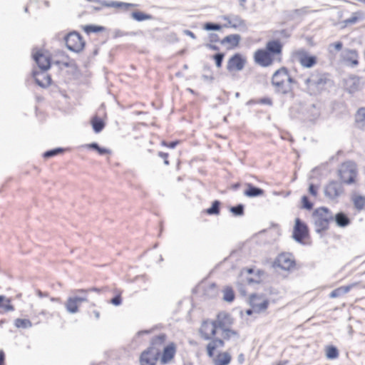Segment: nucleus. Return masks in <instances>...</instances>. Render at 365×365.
<instances>
[{
	"label": "nucleus",
	"instance_id": "f257e3e1",
	"mask_svg": "<svg viewBox=\"0 0 365 365\" xmlns=\"http://www.w3.org/2000/svg\"><path fill=\"white\" fill-rule=\"evenodd\" d=\"M294 83H296V81L291 76L289 70L286 67L280 68L272 75V85L277 93L282 95L292 94V84Z\"/></svg>",
	"mask_w": 365,
	"mask_h": 365
},
{
	"label": "nucleus",
	"instance_id": "f03ea898",
	"mask_svg": "<svg viewBox=\"0 0 365 365\" xmlns=\"http://www.w3.org/2000/svg\"><path fill=\"white\" fill-rule=\"evenodd\" d=\"M330 83L329 74L319 71H314L308 77L304 78L305 89L312 96L321 93Z\"/></svg>",
	"mask_w": 365,
	"mask_h": 365
},
{
	"label": "nucleus",
	"instance_id": "7ed1b4c3",
	"mask_svg": "<svg viewBox=\"0 0 365 365\" xmlns=\"http://www.w3.org/2000/svg\"><path fill=\"white\" fill-rule=\"evenodd\" d=\"M315 231L322 233L329 228V222L334 220L331 210L326 207H321L314 210L312 213Z\"/></svg>",
	"mask_w": 365,
	"mask_h": 365
},
{
	"label": "nucleus",
	"instance_id": "20e7f679",
	"mask_svg": "<svg viewBox=\"0 0 365 365\" xmlns=\"http://www.w3.org/2000/svg\"><path fill=\"white\" fill-rule=\"evenodd\" d=\"M338 173L342 182L348 185L353 184L357 175L356 165L350 160L344 162L340 165Z\"/></svg>",
	"mask_w": 365,
	"mask_h": 365
},
{
	"label": "nucleus",
	"instance_id": "39448f33",
	"mask_svg": "<svg viewBox=\"0 0 365 365\" xmlns=\"http://www.w3.org/2000/svg\"><path fill=\"white\" fill-rule=\"evenodd\" d=\"M324 194L329 200L338 202L339 198L344 194L343 182L337 180H330L324 187Z\"/></svg>",
	"mask_w": 365,
	"mask_h": 365
},
{
	"label": "nucleus",
	"instance_id": "423d86ee",
	"mask_svg": "<svg viewBox=\"0 0 365 365\" xmlns=\"http://www.w3.org/2000/svg\"><path fill=\"white\" fill-rule=\"evenodd\" d=\"M64 40L68 49L76 53L81 51L85 46V41L80 34L76 31L66 34Z\"/></svg>",
	"mask_w": 365,
	"mask_h": 365
},
{
	"label": "nucleus",
	"instance_id": "0eeeda50",
	"mask_svg": "<svg viewBox=\"0 0 365 365\" xmlns=\"http://www.w3.org/2000/svg\"><path fill=\"white\" fill-rule=\"evenodd\" d=\"M294 56L303 68H310L317 63V57L310 55L304 48H300L296 51Z\"/></svg>",
	"mask_w": 365,
	"mask_h": 365
},
{
	"label": "nucleus",
	"instance_id": "6e6552de",
	"mask_svg": "<svg viewBox=\"0 0 365 365\" xmlns=\"http://www.w3.org/2000/svg\"><path fill=\"white\" fill-rule=\"evenodd\" d=\"M364 81L359 76L351 75L344 80V86L346 92L354 94L364 88Z\"/></svg>",
	"mask_w": 365,
	"mask_h": 365
},
{
	"label": "nucleus",
	"instance_id": "1a4fd4ad",
	"mask_svg": "<svg viewBox=\"0 0 365 365\" xmlns=\"http://www.w3.org/2000/svg\"><path fill=\"white\" fill-rule=\"evenodd\" d=\"M160 355V349H156L153 346H149L140 354V365H155Z\"/></svg>",
	"mask_w": 365,
	"mask_h": 365
},
{
	"label": "nucleus",
	"instance_id": "9d476101",
	"mask_svg": "<svg viewBox=\"0 0 365 365\" xmlns=\"http://www.w3.org/2000/svg\"><path fill=\"white\" fill-rule=\"evenodd\" d=\"M308 235L309 229L307 225L301 219L296 218L292 233L294 240L299 243H303L304 240Z\"/></svg>",
	"mask_w": 365,
	"mask_h": 365
},
{
	"label": "nucleus",
	"instance_id": "9b49d317",
	"mask_svg": "<svg viewBox=\"0 0 365 365\" xmlns=\"http://www.w3.org/2000/svg\"><path fill=\"white\" fill-rule=\"evenodd\" d=\"M295 266V261L291 253H282L274 262V267L283 270H289Z\"/></svg>",
	"mask_w": 365,
	"mask_h": 365
},
{
	"label": "nucleus",
	"instance_id": "f8f14e48",
	"mask_svg": "<svg viewBox=\"0 0 365 365\" xmlns=\"http://www.w3.org/2000/svg\"><path fill=\"white\" fill-rule=\"evenodd\" d=\"M250 304L254 309L255 312L261 313L267 309L269 304V301L268 299H262L261 296L253 294L250 297Z\"/></svg>",
	"mask_w": 365,
	"mask_h": 365
},
{
	"label": "nucleus",
	"instance_id": "ddd939ff",
	"mask_svg": "<svg viewBox=\"0 0 365 365\" xmlns=\"http://www.w3.org/2000/svg\"><path fill=\"white\" fill-rule=\"evenodd\" d=\"M254 59L257 64L267 67L272 65L274 58L265 50L258 49L255 52Z\"/></svg>",
	"mask_w": 365,
	"mask_h": 365
},
{
	"label": "nucleus",
	"instance_id": "4468645a",
	"mask_svg": "<svg viewBox=\"0 0 365 365\" xmlns=\"http://www.w3.org/2000/svg\"><path fill=\"white\" fill-rule=\"evenodd\" d=\"M89 2H96L100 4L101 6L108 8H117L124 11L128 10L130 8L135 7L136 4L131 3H125L117 1H107V0H86Z\"/></svg>",
	"mask_w": 365,
	"mask_h": 365
},
{
	"label": "nucleus",
	"instance_id": "2eb2a0df",
	"mask_svg": "<svg viewBox=\"0 0 365 365\" xmlns=\"http://www.w3.org/2000/svg\"><path fill=\"white\" fill-rule=\"evenodd\" d=\"M217 327L214 321L206 320L202 324L200 328V334L202 337L205 340H210L217 333Z\"/></svg>",
	"mask_w": 365,
	"mask_h": 365
},
{
	"label": "nucleus",
	"instance_id": "dca6fc26",
	"mask_svg": "<svg viewBox=\"0 0 365 365\" xmlns=\"http://www.w3.org/2000/svg\"><path fill=\"white\" fill-rule=\"evenodd\" d=\"M245 64V59L242 58L241 54H234L228 61L227 65V69L229 71L233 70L241 71L243 69Z\"/></svg>",
	"mask_w": 365,
	"mask_h": 365
},
{
	"label": "nucleus",
	"instance_id": "f3484780",
	"mask_svg": "<svg viewBox=\"0 0 365 365\" xmlns=\"http://www.w3.org/2000/svg\"><path fill=\"white\" fill-rule=\"evenodd\" d=\"M33 58L41 71H46L50 68L51 58L49 56H45L38 51L33 53Z\"/></svg>",
	"mask_w": 365,
	"mask_h": 365
},
{
	"label": "nucleus",
	"instance_id": "a211bd4d",
	"mask_svg": "<svg viewBox=\"0 0 365 365\" xmlns=\"http://www.w3.org/2000/svg\"><path fill=\"white\" fill-rule=\"evenodd\" d=\"M217 328L221 330L230 328L233 321L231 316L225 312H220L217 315V319L213 320Z\"/></svg>",
	"mask_w": 365,
	"mask_h": 365
},
{
	"label": "nucleus",
	"instance_id": "6ab92c4d",
	"mask_svg": "<svg viewBox=\"0 0 365 365\" xmlns=\"http://www.w3.org/2000/svg\"><path fill=\"white\" fill-rule=\"evenodd\" d=\"M341 56L345 62L349 63L352 66H356L359 64V55L358 52L355 49L344 48L341 51Z\"/></svg>",
	"mask_w": 365,
	"mask_h": 365
},
{
	"label": "nucleus",
	"instance_id": "aec40b11",
	"mask_svg": "<svg viewBox=\"0 0 365 365\" xmlns=\"http://www.w3.org/2000/svg\"><path fill=\"white\" fill-rule=\"evenodd\" d=\"M176 352V347L174 343H170L165 346L160 358L161 364H168L175 356Z\"/></svg>",
	"mask_w": 365,
	"mask_h": 365
},
{
	"label": "nucleus",
	"instance_id": "412c9836",
	"mask_svg": "<svg viewBox=\"0 0 365 365\" xmlns=\"http://www.w3.org/2000/svg\"><path fill=\"white\" fill-rule=\"evenodd\" d=\"M32 75L36 83L42 88H46L51 84V78L45 71H41L38 72L34 71Z\"/></svg>",
	"mask_w": 365,
	"mask_h": 365
},
{
	"label": "nucleus",
	"instance_id": "4be33fe9",
	"mask_svg": "<svg viewBox=\"0 0 365 365\" xmlns=\"http://www.w3.org/2000/svg\"><path fill=\"white\" fill-rule=\"evenodd\" d=\"M229 21V25L224 24L223 27L232 28L235 29H240L241 31H245L247 29L246 21L242 19L239 15L232 14V19Z\"/></svg>",
	"mask_w": 365,
	"mask_h": 365
},
{
	"label": "nucleus",
	"instance_id": "5701e85b",
	"mask_svg": "<svg viewBox=\"0 0 365 365\" xmlns=\"http://www.w3.org/2000/svg\"><path fill=\"white\" fill-rule=\"evenodd\" d=\"M283 45L279 40H272L267 43L265 50L274 58L282 52Z\"/></svg>",
	"mask_w": 365,
	"mask_h": 365
},
{
	"label": "nucleus",
	"instance_id": "b1692460",
	"mask_svg": "<svg viewBox=\"0 0 365 365\" xmlns=\"http://www.w3.org/2000/svg\"><path fill=\"white\" fill-rule=\"evenodd\" d=\"M243 193L248 197H257L264 195V190L252 183H247L246 189L244 190Z\"/></svg>",
	"mask_w": 365,
	"mask_h": 365
},
{
	"label": "nucleus",
	"instance_id": "393cba45",
	"mask_svg": "<svg viewBox=\"0 0 365 365\" xmlns=\"http://www.w3.org/2000/svg\"><path fill=\"white\" fill-rule=\"evenodd\" d=\"M241 40V36L239 34H230L225 36L220 41L222 45L229 44L228 48H232L238 46Z\"/></svg>",
	"mask_w": 365,
	"mask_h": 365
},
{
	"label": "nucleus",
	"instance_id": "a878e982",
	"mask_svg": "<svg viewBox=\"0 0 365 365\" xmlns=\"http://www.w3.org/2000/svg\"><path fill=\"white\" fill-rule=\"evenodd\" d=\"M101 289L98 287H91L89 289H79L74 291L75 293L84 294H86L91 292H95L98 294L101 292ZM73 298L78 303H81L83 302H87V297L86 295L84 296H76L73 297Z\"/></svg>",
	"mask_w": 365,
	"mask_h": 365
},
{
	"label": "nucleus",
	"instance_id": "bb28decb",
	"mask_svg": "<svg viewBox=\"0 0 365 365\" xmlns=\"http://www.w3.org/2000/svg\"><path fill=\"white\" fill-rule=\"evenodd\" d=\"M334 220L336 225L339 227H346L350 225L351 220L349 217L343 212H339L334 216Z\"/></svg>",
	"mask_w": 365,
	"mask_h": 365
},
{
	"label": "nucleus",
	"instance_id": "cd10ccee",
	"mask_svg": "<svg viewBox=\"0 0 365 365\" xmlns=\"http://www.w3.org/2000/svg\"><path fill=\"white\" fill-rule=\"evenodd\" d=\"M167 339L165 334H160L154 336L150 341V346H153L156 349H160V347L165 344Z\"/></svg>",
	"mask_w": 365,
	"mask_h": 365
},
{
	"label": "nucleus",
	"instance_id": "c85d7f7f",
	"mask_svg": "<svg viewBox=\"0 0 365 365\" xmlns=\"http://www.w3.org/2000/svg\"><path fill=\"white\" fill-rule=\"evenodd\" d=\"M91 123L93 131L96 133L101 132L106 125L104 121L96 115L92 118Z\"/></svg>",
	"mask_w": 365,
	"mask_h": 365
},
{
	"label": "nucleus",
	"instance_id": "c756f323",
	"mask_svg": "<svg viewBox=\"0 0 365 365\" xmlns=\"http://www.w3.org/2000/svg\"><path fill=\"white\" fill-rule=\"evenodd\" d=\"M221 202L220 200H214L211 206L205 210V213L209 215H218L220 212Z\"/></svg>",
	"mask_w": 365,
	"mask_h": 365
},
{
	"label": "nucleus",
	"instance_id": "7c9ffc66",
	"mask_svg": "<svg viewBox=\"0 0 365 365\" xmlns=\"http://www.w3.org/2000/svg\"><path fill=\"white\" fill-rule=\"evenodd\" d=\"M131 17L137 21H143L146 20H150L153 19V16L143 13L140 11H135L131 13Z\"/></svg>",
	"mask_w": 365,
	"mask_h": 365
},
{
	"label": "nucleus",
	"instance_id": "2f4dec72",
	"mask_svg": "<svg viewBox=\"0 0 365 365\" xmlns=\"http://www.w3.org/2000/svg\"><path fill=\"white\" fill-rule=\"evenodd\" d=\"M66 308L69 313H76L78 311V303L73 297H69L66 303Z\"/></svg>",
	"mask_w": 365,
	"mask_h": 365
},
{
	"label": "nucleus",
	"instance_id": "473e14b6",
	"mask_svg": "<svg viewBox=\"0 0 365 365\" xmlns=\"http://www.w3.org/2000/svg\"><path fill=\"white\" fill-rule=\"evenodd\" d=\"M0 308L4 309L6 312L14 310V307L11 304V299L4 295H0Z\"/></svg>",
	"mask_w": 365,
	"mask_h": 365
},
{
	"label": "nucleus",
	"instance_id": "72a5a7b5",
	"mask_svg": "<svg viewBox=\"0 0 365 365\" xmlns=\"http://www.w3.org/2000/svg\"><path fill=\"white\" fill-rule=\"evenodd\" d=\"M230 361L231 356L227 352H224L219 355V358L215 361V365H228Z\"/></svg>",
	"mask_w": 365,
	"mask_h": 365
},
{
	"label": "nucleus",
	"instance_id": "f704fd0d",
	"mask_svg": "<svg viewBox=\"0 0 365 365\" xmlns=\"http://www.w3.org/2000/svg\"><path fill=\"white\" fill-rule=\"evenodd\" d=\"M86 146L88 148L93 149V150L97 151L98 153V154L101 155L110 153V150L105 148L100 147V145L96 142L87 144Z\"/></svg>",
	"mask_w": 365,
	"mask_h": 365
},
{
	"label": "nucleus",
	"instance_id": "c9c22d12",
	"mask_svg": "<svg viewBox=\"0 0 365 365\" xmlns=\"http://www.w3.org/2000/svg\"><path fill=\"white\" fill-rule=\"evenodd\" d=\"M230 211L235 217H241L245 214V205L243 204H238L235 206L230 207Z\"/></svg>",
	"mask_w": 365,
	"mask_h": 365
},
{
	"label": "nucleus",
	"instance_id": "e433bc0d",
	"mask_svg": "<svg viewBox=\"0 0 365 365\" xmlns=\"http://www.w3.org/2000/svg\"><path fill=\"white\" fill-rule=\"evenodd\" d=\"M64 150H65L62 148H56L44 152L43 154V157L46 159L51 158L56 155L62 154L64 152Z\"/></svg>",
	"mask_w": 365,
	"mask_h": 365
},
{
	"label": "nucleus",
	"instance_id": "4c0bfd02",
	"mask_svg": "<svg viewBox=\"0 0 365 365\" xmlns=\"http://www.w3.org/2000/svg\"><path fill=\"white\" fill-rule=\"evenodd\" d=\"M14 324L17 328L27 329L32 327V323L29 319L18 318L15 320Z\"/></svg>",
	"mask_w": 365,
	"mask_h": 365
},
{
	"label": "nucleus",
	"instance_id": "58836bf2",
	"mask_svg": "<svg viewBox=\"0 0 365 365\" xmlns=\"http://www.w3.org/2000/svg\"><path fill=\"white\" fill-rule=\"evenodd\" d=\"M339 356V351L334 346H329L326 349V356L329 359H335Z\"/></svg>",
	"mask_w": 365,
	"mask_h": 365
},
{
	"label": "nucleus",
	"instance_id": "ea45409f",
	"mask_svg": "<svg viewBox=\"0 0 365 365\" xmlns=\"http://www.w3.org/2000/svg\"><path fill=\"white\" fill-rule=\"evenodd\" d=\"M223 299L227 302H232L235 299V293L230 287H227L223 290Z\"/></svg>",
	"mask_w": 365,
	"mask_h": 365
},
{
	"label": "nucleus",
	"instance_id": "a19ab883",
	"mask_svg": "<svg viewBox=\"0 0 365 365\" xmlns=\"http://www.w3.org/2000/svg\"><path fill=\"white\" fill-rule=\"evenodd\" d=\"M354 205L358 210H361L365 206V197L361 195L356 196L353 198Z\"/></svg>",
	"mask_w": 365,
	"mask_h": 365
},
{
	"label": "nucleus",
	"instance_id": "79ce46f5",
	"mask_svg": "<svg viewBox=\"0 0 365 365\" xmlns=\"http://www.w3.org/2000/svg\"><path fill=\"white\" fill-rule=\"evenodd\" d=\"M211 341L207 345V354L209 357H212L214 356V351L217 348H219L216 342L215 338H212L210 339Z\"/></svg>",
	"mask_w": 365,
	"mask_h": 365
},
{
	"label": "nucleus",
	"instance_id": "37998d69",
	"mask_svg": "<svg viewBox=\"0 0 365 365\" xmlns=\"http://www.w3.org/2000/svg\"><path fill=\"white\" fill-rule=\"evenodd\" d=\"M104 30H105V27L101 26H97V25H91V24H90V25H86L84 27V31L87 34L98 33V32L103 31Z\"/></svg>",
	"mask_w": 365,
	"mask_h": 365
},
{
	"label": "nucleus",
	"instance_id": "c03bdc74",
	"mask_svg": "<svg viewBox=\"0 0 365 365\" xmlns=\"http://www.w3.org/2000/svg\"><path fill=\"white\" fill-rule=\"evenodd\" d=\"M222 338L225 340H229L232 336L238 337L239 334L237 331L230 329V328H226L225 329H222Z\"/></svg>",
	"mask_w": 365,
	"mask_h": 365
},
{
	"label": "nucleus",
	"instance_id": "a18cd8bd",
	"mask_svg": "<svg viewBox=\"0 0 365 365\" xmlns=\"http://www.w3.org/2000/svg\"><path fill=\"white\" fill-rule=\"evenodd\" d=\"M273 36L277 38H288L291 36V31L288 29L276 30L273 32Z\"/></svg>",
	"mask_w": 365,
	"mask_h": 365
},
{
	"label": "nucleus",
	"instance_id": "49530a36",
	"mask_svg": "<svg viewBox=\"0 0 365 365\" xmlns=\"http://www.w3.org/2000/svg\"><path fill=\"white\" fill-rule=\"evenodd\" d=\"M223 26H221L219 24L212 23V22H207L204 24V29L206 31H219L222 29Z\"/></svg>",
	"mask_w": 365,
	"mask_h": 365
},
{
	"label": "nucleus",
	"instance_id": "de8ad7c7",
	"mask_svg": "<svg viewBox=\"0 0 365 365\" xmlns=\"http://www.w3.org/2000/svg\"><path fill=\"white\" fill-rule=\"evenodd\" d=\"M313 203L309 200L307 195H304L302 197V207L303 209L311 210L313 208Z\"/></svg>",
	"mask_w": 365,
	"mask_h": 365
},
{
	"label": "nucleus",
	"instance_id": "09e8293b",
	"mask_svg": "<svg viewBox=\"0 0 365 365\" xmlns=\"http://www.w3.org/2000/svg\"><path fill=\"white\" fill-rule=\"evenodd\" d=\"M360 14L361 13L359 11L354 13L351 17L344 21V24L346 26L356 24L359 21Z\"/></svg>",
	"mask_w": 365,
	"mask_h": 365
},
{
	"label": "nucleus",
	"instance_id": "8fccbe9b",
	"mask_svg": "<svg viewBox=\"0 0 365 365\" xmlns=\"http://www.w3.org/2000/svg\"><path fill=\"white\" fill-rule=\"evenodd\" d=\"M225 57V54L223 53H217L213 56V59L215 60L216 66L217 68H220L222 64V61Z\"/></svg>",
	"mask_w": 365,
	"mask_h": 365
},
{
	"label": "nucleus",
	"instance_id": "3c124183",
	"mask_svg": "<svg viewBox=\"0 0 365 365\" xmlns=\"http://www.w3.org/2000/svg\"><path fill=\"white\" fill-rule=\"evenodd\" d=\"M356 121H361L365 123V108H361L358 110L356 114Z\"/></svg>",
	"mask_w": 365,
	"mask_h": 365
},
{
	"label": "nucleus",
	"instance_id": "603ef678",
	"mask_svg": "<svg viewBox=\"0 0 365 365\" xmlns=\"http://www.w3.org/2000/svg\"><path fill=\"white\" fill-rule=\"evenodd\" d=\"M110 303L115 306H119L122 304L120 294H116L110 299Z\"/></svg>",
	"mask_w": 365,
	"mask_h": 365
},
{
	"label": "nucleus",
	"instance_id": "864d4df0",
	"mask_svg": "<svg viewBox=\"0 0 365 365\" xmlns=\"http://www.w3.org/2000/svg\"><path fill=\"white\" fill-rule=\"evenodd\" d=\"M309 192L314 197H316L318 193V186L314 184H310L309 186Z\"/></svg>",
	"mask_w": 365,
	"mask_h": 365
},
{
	"label": "nucleus",
	"instance_id": "5fc2aeb1",
	"mask_svg": "<svg viewBox=\"0 0 365 365\" xmlns=\"http://www.w3.org/2000/svg\"><path fill=\"white\" fill-rule=\"evenodd\" d=\"M331 47L334 48V49L336 50V51H341L342 49V48H343V43L341 41H337V42L331 43L329 46V51L330 52H331V51L330 50V48Z\"/></svg>",
	"mask_w": 365,
	"mask_h": 365
},
{
	"label": "nucleus",
	"instance_id": "6e6d98bb",
	"mask_svg": "<svg viewBox=\"0 0 365 365\" xmlns=\"http://www.w3.org/2000/svg\"><path fill=\"white\" fill-rule=\"evenodd\" d=\"M208 38H209L210 42H211V43L220 42V41H221V40H220L219 36L215 33L209 34Z\"/></svg>",
	"mask_w": 365,
	"mask_h": 365
},
{
	"label": "nucleus",
	"instance_id": "4d7b16f0",
	"mask_svg": "<svg viewBox=\"0 0 365 365\" xmlns=\"http://www.w3.org/2000/svg\"><path fill=\"white\" fill-rule=\"evenodd\" d=\"M341 295H342V294L341 293V290H340V289H339V288H337V289H334V290L330 293L329 297H330L331 298H336V297H340V296H341Z\"/></svg>",
	"mask_w": 365,
	"mask_h": 365
},
{
	"label": "nucleus",
	"instance_id": "13d9d810",
	"mask_svg": "<svg viewBox=\"0 0 365 365\" xmlns=\"http://www.w3.org/2000/svg\"><path fill=\"white\" fill-rule=\"evenodd\" d=\"M353 287H354V284H351V285L340 287L339 289L341 290V293L343 295V294L348 293Z\"/></svg>",
	"mask_w": 365,
	"mask_h": 365
},
{
	"label": "nucleus",
	"instance_id": "bf43d9fd",
	"mask_svg": "<svg viewBox=\"0 0 365 365\" xmlns=\"http://www.w3.org/2000/svg\"><path fill=\"white\" fill-rule=\"evenodd\" d=\"M158 156L164 159V164L168 165L170 164L169 160H168V154L163 152H159Z\"/></svg>",
	"mask_w": 365,
	"mask_h": 365
},
{
	"label": "nucleus",
	"instance_id": "052dcab7",
	"mask_svg": "<svg viewBox=\"0 0 365 365\" xmlns=\"http://www.w3.org/2000/svg\"><path fill=\"white\" fill-rule=\"evenodd\" d=\"M259 103L261 104L272 106V101L269 98H262L259 100Z\"/></svg>",
	"mask_w": 365,
	"mask_h": 365
},
{
	"label": "nucleus",
	"instance_id": "680f3d73",
	"mask_svg": "<svg viewBox=\"0 0 365 365\" xmlns=\"http://www.w3.org/2000/svg\"><path fill=\"white\" fill-rule=\"evenodd\" d=\"M163 144L167 147H168L169 148H175L176 147V145L178 144V141L177 140H175V141H171L168 143H165V141H163Z\"/></svg>",
	"mask_w": 365,
	"mask_h": 365
},
{
	"label": "nucleus",
	"instance_id": "e2e57ef3",
	"mask_svg": "<svg viewBox=\"0 0 365 365\" xmlns=\"http://www.w3.org/2000/svg\"><path fill=\"white\" fill-rule=\"evenodd\" d=\"M202 78L205 81H212L214 80V77L212 75V73H210V74H202Z\"/></svg>",
	"mask_w": 365,
	"mask_h": 365
},
{
	"label": "nucleus",
	"instance_id": "0e129e2a",
	"mask_svg": "<svg viewBox=\"0 0 365 365\" xmlns=\"http://www.w3.org/2000/svg\"><path fill=\"white\" fill-rule=\"evenodd\" d=\"M0 365H5V354L3 350H0Z\"/></svg>",
	"mask_w": 365,
	"mask_h": 365
},
{
	"label": "nucleus",
	"instance_id": "69168bd1",
	"mask_svg": "<svg viewBox=\"0 0 365 365\" xmlns=\"http://www.w3.org/2000/svg\"><path fill=\"white\" fill-rule=\"evenodd\" d=\"M184 34L190 37H191L192 39H195L196 38V36L195 34L192 32L190 30H185L184 31Z\"/></svg>",
	"mask_w": 365,
	"mask_h": 365
},
{
	"label": "nucleus",
	"instance_id": "338daca9",
	"mask_svg": "<svg viewBox=\"0 0 365 365\" xmlns=\"http://www.w3.org/2000/svg\"><path fill=\"white\" fill-rule=\"evenodd\" d=\"M205 46L211 50L213 51H219V47L216 45L212 44V43H207Z\"/></svg>",
	"mask_w": 365,
	"mask_h": 365
},
{
	"label": "nucleus",
	"instance_id": "774afa93",
	"mask_svg": "<svg viewBox=\"0 0 365 365\" xmlns=\"http://www.w3.org/2000/svg\"><path fill=\"white\" fill-rule=\"evenodd\" d=\"M216 342L217 344L218 347H223L225 346L224 339L215 338Z\"/></svg>",
	"mask_w": 365,
	"mask_h": 365
}]
</instances>
